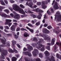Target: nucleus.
Returning a JSON list of instances; mask_svg holds the SVG:
<instances>
[{
    "instance_id": "obj_48",
    "label": "nucleus",
    "mask_w": 61,
    "mask_h": 61,
    "mask_svg": "<svg viewBox=\"0 0 61 61\" xmlns=\"http://www.w3.org/2000/svg\"><path fill=\"white\" fill-rule=\"evenodd\" d=\"M47 25H48L47 24H45L43 26L45 27H46Z\"/></svg>"
},
{
    "instance_id": "obj_6",
    "label": "nucleus",
    "mask_w": 61,
    "mask_h": 61,
    "mask_svg": "<svg viewBox=\"0 0 61 61\" xmlns=\"http://www.w3.org/2000/svg\"><path fill=\"white\" fill-rule=\"evenodd\" d=\"M39 35L40 36H42V37H44V38L45 39V40H47L48 41H50L51 39H50V37H47L45 35L43 34V35H42V34L41 33L39 34Z\"/></svg>"
},
{
    "instance_id": "obj_62",
    "label": "nucleus",
    "mask_w": 61,
    "mask_h": 61,
    "mask_svg": "<svg viewBox=\"0 0 61 61\" xmlns=\"http://www.w3.org/2000/svg\"><path fill=\"white\" fill-rule=\"evenodd\" d=\"M13 22H17V21L15 20H13Z\"/></svg>"
},
{
    "instance_id": "obj_34",
    "label": "nucleus",
    "mask_w": 61,
    "mask_h": 61,
    "mask_svg": "<svg viewBox=\"0 0 61 61\" xmlns=\"http://www.w3.org/2000/svg\"><path fill=\"white\" fill-rule=\"evenodd\" d=\"M36 25L37 26H38L40 25V23L39 22H38L36 23Z\"/></svg>"
},
{
    "instance_id": "obj_11",
    "label": "nucleus",
    "mask_w": 61,
    "mask_h": 61,
    "mask_svg": "<svg viewBox=\"0 0 61 61\" xmlns=\"http://www.w3.org/2000/svg\"><path fill=\"white\" fill-rule=\"evenodd\" d=\"M31 4H30V5H29V6L31 8L34 9V8H35L36 7H37L36 5H34L33 6V3H31Z\"/></svg>"
},
{
    "instance_id": "obj_26",
    "label": "nucleus",
    "mask_w": 61,
    "mask_h": 61,
    "mask_svg": "<svg viewBox=\"0 0 61 61\" xmlns=\"http://www.w3.org/2000/svg\"><path fill=\"white\" fill-rule=\"evenodd\" d=\"M0 2L1 3V4L3 5H5V3L2 0H0Z\"/></svg>"
},
{
    "instance_id": "obj_56",
    "label": "nucleus",
    "mask_w": 61,
    "mask_h": 61,
    "mask_svg": "<svg viewBox=\"0 0 61 61\" xmlns=\"http://www.w3.org/2000/svg\"><path fill=\"white\" fill-rule=\"evenodd\" d=\"M44 19H47V17L46 16V15H45L44 17Z\"/></svg>"
},
{
    "instance_id": "obj_47",
    "label": "nucleus",
    "mask_w": 61,
    "mask_h": 61,
    "mask_svg": "<svg viewBox=\"0 0 61 61\" xmlns=\"http://www.w3.org/2000/svg\"><path fill=\"white\" fill-rule=\"evenodd\" d=\"M16 46H17L18 47V48H20V46L18 44H16Z\"/></svg>"
},
{
    "instance_id": "obj_36",
    "label": "nucleus",
    "mask_w": 61,
    "mask_h": 61,
    "mask_svg": "<svg viewBox=\"0 0 61 61\" xmlns=\"http://www.w3.org/2000/svg\"><path fill=\"white\" fill-rule=\"evenodd\" d=\"M37 5L39 6L41 5V2H38L37 3Z\"/></svg>"
},
{
    "instance_id": "obj_32",
    "label": "nucleus",
    "mask_w": 61,
    "mask_h": 61,
    "mask_svg": "<svg viewBox=\"0 0 61 61\" xmlns=\"http://www.w3.org/2000/svg\"><path fill=\"white\" fill-rule=\"evenodd\" d=\"M6 45H6L5 46L8 47V46H10V44L8 42H7Z\"/></svg>"
},
{
    "instance_id": "obj_23",
    "label": "nucleus",
    "mask_w": 61,
    "mask_h": 61,
    "mask_svg": "<svg viewBox=\"0 0 61 61\" xmlns=\"http://www.w3.org/2000/svg\"><path fill=\"white\" fill-rule=\"evenodd\" d=\"M55 39H52V41L51 42V45H53L55 44Z\"/></svg>"
},
{
    "instance_id": "obj_12",
    "label": "nucleus",
    "mask_w": 61,
    "mask_h": 61,
    "mask_svg": "<svg viewBox=\"0 0 61 61\" xmlns=\"http://www.w3.org/2000/svg\"><path fill=\"white\" fill-rule=\"evenodd\" d=\"M33 11H36L37 12H38L39 13L40 12L41 13H43L44 12L43 11L40 9H39L38 8H37L36 10H33Z\"/></svg>"
},
{
    "instance_id": "obj_63",
    "label": "nucleus",
    "mask_w": 61,
    "mask_h": 61,
    "mask_svg": "<svg viewBox=\"0 0 61 61\" xmlns=\"http://www.w3.org/2000/svg\"><path fill=\"white\" fill-rule=\"evenodd\" d=\"M32 23L33 24H35V22L33 20L32 21Z\"/></svg>"
},
{
    "instance_id": "obj_20",
    "label": "nucleus",
    "mask_w": 61,
    "mask_h": 61,
    "mask_svg": "<svg viewBox=\"0 0 61 61\" xmlns=\"http://www.w3.org/2000/svg\"><path fill=\"white\" fill-rule=\"evenodd\" d=\"M26 28L27 29H28L29 31H30L31 33H33V32H34V30L30 29V28H29L28 27L26 26Z\"/></svg>"
},
{
    "instance_id": "obj_16",
    "label": "nucleus",
    "mask_w": 61,
    "mask_h": 61,
    "mask_svg": "<svg viewBox=\"0 0 61 61\" xmlns=\"http://www.w3.org/2000/svg\"><path fill=\"white\" fill-rule=\"evenodd\" d=\"M42 32L43 33H46V34H48L49 33V30L45 28L43 29Z\"/></svg>"
},
{
    "instance_id": "obj_18",
    "label": "nucleus",
    "mask_w": 61,
    "mask_h": 61,
    "mask_svg": "<svg viewBox=\"0 0 61 61\" xmlns=\"http://www.w3.org/2000/svg\"><path fill=\"white\" fill-rule=\"evenodd\" d=\"M42 14L41 13H39V15H38L37 16V17L38 18V19H41V16H42Z\"/></svg>"
},
{
    "instance_id": "obj_57",
    "label": "nucleus",
    "mask_w": 61,
    "mask_h": 61,
    "mask_svg": "<svg viewBox=\"0 0 61 61\" xmlns=\"http://www.w3.org/2000/svg\"><path fill=\"white\" fill-rule=\"evenodd\" d=\"M10 16H11L12 17H13V16H14V15H13V13H11L10 14Z\"/></svg>"
},
{
    "instance_id": "obj_51",
    "label": "nucleus",
    "mask_w": 61,
    "mask_h": 61,
    "mask_svg": "<svg viewBox=\"0 0 61 61\" xmlns=\"http://www.w3.org/2000/svg\"><path fill=\"white\" fill-rule=\"evenodd\" d=\"M5 28H6V29H9V27H8V26H5Z\"/></svg>"
},
{
    "instance_id": "obj_10",
    "label": "nucleus",
    "mask_w": 61,
    "mask_h": 61,
    "mask_svg": "<svg viewBox=\"0 0 61 61\" xmlns=\"http://www.w3.org/2000/svg\"><path fill=\"white\" fill-rule=\"evenodd\" d=\"M48 61H56L55 57L53 56H51L50 58H48L47 59Z\"/></svg>"
},
{
    "instance_id": "obj_8",
    "label": "nucleus",
    "mask_w": 61,
    "mask_h": 61,
    "mask_svg": "<svg viewBox=\"0 0 61 61\" xmlns=\"http://www.w3.org/2000/svg\"><path fill=\"white\" fill-rule=\"evenodd\" d=\"M42 8L43 9H45L47 7V6L45 5V4H47L48 3L45 1H43L42 2Z\"/></svg>"
},
{
    "instance_id": "obj_31",
    "label": "nucleus",
    "mask_w": 61,
    "mask_h": 61,
    "mask_svg": "<svg viewBox=\"0 0 61 61\" xmlns=\"http://www.w3.org/2000/svg\"><path fill=\"white\" fill-rule=\"evenodd\" d=\"M4 12H6L7 14H8L9 13V11L7 9H6L5 10H4Z\"/></svg>"
},
{
    "instance_id": "obj_15",
    "label": "nucleus",
    "mask_w": 61,
    "mask_h": 61,
    "mask_svg": "<svg viewBox=\"0 0 61 61\" xmlns=\"http://www.w3.org/2000/svg\"><path fill=\"white\" fill-rule=\"evenodd\" d=\"M23 54L26 56H31L32 55L31 53L27 52H23Z\"/></svg>"
},
{
    "instance_id": "obj_1",
    "label": "nucleus",
    "mask_w": 61,
    "mask_h": 61,
    "mask_svg": "<svg viewBox=\"0 0 61 61\" xmlns=\"http://www.w3.org/2000/svg\"><path fill=\"white\" fill-rule=\"evenodd\" d=\"M13 9L16 11H19L20 13L22 14H25V13L22 9H21L19 8L16 4H14L12 5Z\"/></svg>"
},
{
    "instance_id": "obj_53",
    "label": "nucleus",
    "mask_w": 61,
    "mask_h": 61,
    "mask_svg": "<svg viewBox=\"0 0 61 61\" xmlns=\"http://www.w3.org/2000/svg\"><path fill=\"white\" fill-rule=\"evenodd\" d=\"M28 25H29V26H31V27H32V25L30 23H29L28 24Z\"/></svg>"
},
{
    "instance_id": "obj_2",
    "label": "nucleus",
    "mask_w": 61,
    "mask_h": 61,
    "mask_svg": "<svg viewBox=\"0 0 61 61\" xmlns=\"http://www.w3.org/2000/svg\"><path fill=\"white\" fill-rule=\"evenodd\" d=\"M12 44L11 45V46L13 48L14 51L12 50L10 48L8 49V51L10 53H14V52L16 53H17V51L15 48V45L16 44V42L15 41H12Z\"/></svg>"
},
{
    "instance_id": "obj_22",
    "label": "nucleus",
    "mask_w": 61,
    "mask_h": 61,
    "mask_svg": "<svg viewBox=\"0 0 61 61\" xmlns=\"http://www.w3.org/2000/svg\"><path fill=\"white\" fill-rule=\"evenodd\" d=\"M44 54H45V56H47L49 55V53H48L47 51H46L45 52Z\"/></svg>"
},
{
    "instance_id": "obj_43",
    "label": "nucleus",
    "mask_w": 61,
    "mask_h": 61,
    "mask_svg": "<svg viewBox=\"0 0 61 61\" xmlns=\"http://www.w3.org/2000/svg\"><path fill=\"white\" fill-rule=\"evenodd\" d=\"M31 40H32V41H33V40H34V41H35V40H36V37H35L34 39L31 38Z\"/></svg>"
},
{
    "instance_id": "obj_30",
    "label": "nucleus",
    "mask_w": 61,
    "mask_h": 61,
    "mask_svg": "<svg viewBox=\"0 0 61 61\" xmlns=\"http://www.w3.org/2000/svg\"><path fill=\"white\" fill-rule=\"evenodd\" d=\"M39 57L41 58V57H43V55L41 53H40L39 54Z\"/></svg>"
},
{
    "instance_id": "obj_55",
    "label": "nucleus",
    "mask_w": 61,
    "mask_h": 61,
    "mask_svg": "<svg viewBox=\"0 0 61 61\" xmlns=\"http://www.w3.org/2000/svg\"><path fill=\"white\" fill-rule=\"evenodd\" d=\"M27 50V49L26 48H24L23 49V51H25Z\"/></svg>"
},
{
    "instance_id": "obj_33",
    "label": "nucleus",
    "mask_w": 61,
    "mask_h": 61,
    "mask_svg": "<svg viewBox=\"0 0 61 61\" xmlns=\"http://www.w3.org/2000/svg\"><path fill=\"white\" fill-rule=\"evenodd\" d=\"M5 8V7H0V11H2V9Z\"/></svg>"
},
{
    "instance_id": "obj_52",
    "label": "nucleus",
    "mask_w": 61,
    "mask_h": 61,
    "mask_svg": "<svg viewBox=\"0 0 61 61\" xmlns=\"http://www.w3.org/2000/svg\"><path fill=\"white\" fill-rule=\"evenodd\" d=\"M47 13L48 15H50V12L49 10H48L47 11Z\"/></svg>"
},
{
    "instance_id": "obj_64",
    "label": "nucleus",
    "mask_w": 61,
    "mask_h": 61,
    "mask_svg": "<svg viewBox=\"0 0 61 61\" xmlns=\"http://www.w3.org/2000/svg\"><path fill=\"white\" fill-rule=\"evenodd\" d=\"M6 59L8 60V61H10V59H9V58H8V57H7L6 58Z\"/></svg>"
},
{
    "instance_id": "obj_46",
    "label": "nucleus",
    "mask_w": 61,
    "mask_h": 61,
    "mask_svg": "<svg viewBox=\"0 0 61 61\" xmlns=\"http://www.w3.org/2000/svg\"><path fill=\"white\" fill-rule=\"evenodd\" d=\"M36 61H41V60L39 58H37L35 60Z\"/></svg>"
},
{
    "instance_id": "obj_58",
    "label": "nucleus",
    "mask_w": 61,
    "mask_h": 61,
    "mask_svg": "<svg viewBox=\"0 0 61 61\" xmlns=\"http://www.w3.org/2000/svg\"><path fill=\"white\" fill-rule=\"evenodd\" d=\"M25 12H26V13H27V12H28V13H31V11H30V10H29V11H25Z\"/></svg>"
},
{
    "instance_id": "obj_17",
    "label": "nucleus",
    "mask_w": 61,
    "mask_h": 61,
    "mask_svg": "<svg viewBox=\"0 0 61 61\" xmlns=\"http://www.w3.org/2000/svg\"><path fill=\"white\" fill-rule=\"evenodd\" d=\"M26 46H27V48L29 49V51H30L31 50H32L33 49L32 47L30 46L29 45L27 44L26 45Z\"/></svg>"
},
{
    "instance_id": "obj_42",
    "label": "nucleus",
    "mask_w": 61,
    "mask_h": 61,
    "mask_svg": "<svg viewBox=\"0 0 61 61\" xmlns=\"http://www.w3.org/2000/svg\"><path fill=\"white\" fill-rule=\"evenodd\" d=\"M21 30H22V31H27V30L26 29H25L24 28H21L20 29Z\"/></svg>"
},
{
    "instance_id": "obj_29",
    "label": "nucleus",
    "mask_w": 61,
    "mask_h": 61,
    "mask_svg": "<svg viewBox=\"0 0 61 61\" xmlns=\"http://www.w3.org/2000/svg\"><path fill=\"white\" fill-rule=\"evenodd\" d=\"M31 15L33 17V18H36L37 17L36 15L34 14H32Z\"/></svg>"
},
{
    "instance_id": "obj_5",
    "label": "nucleus",
    "mask_w": 61,
    "mask_h": 61,
    "mask_svg": "<svg viewBox=\"0 0 61 61\" xmlns=\"http://www.w3.org/2000/svg\"><path fill=\"white\" fill-rule=\"evenodd\" d=\"M54 4L53 6V8L55 10H57L59 8V7L58 6V4L56 2H55V1L54 0H53V3L52 4V5H53L54 4Z\"/></svg>"
},
{
    "instance_id": "obj_35",
    "label": "nucleus",
    "mask_w": 61,
    "mask_h": 61,
    "mask_svg": "<svg viewBox=\"0 0 61 61\" xmlns=\"http://www.w3.org/2000/svg\"><path fill=\"white\" fill-rule=\"evenodd\" d=\"M5 36L6 35V36H12V34H8L7 35L5 34Z\"/></svg>"
},
{
    "instance_id": "obj_50",
    "label": "nucleus",
    "mask_w": 61,
    "mask_h": 61,
    "mask_svg": "<svg viewBox=\"0 0 61 61\" xmlns=\"http://www.w3.org/2000/svg\"><path fill=\"white\" fill-rule=\"evenodd\" d=\"M4 1L5 2V4H8V2L7 1V0H4Z\"/></svg>"
},
{
    "instance_id": "obj_25",
    "label": "nucleus",
    "mask_w": 61,
    "mask_h": 61,
    "mask_svg": "<svg viewBox=\"0 0 61 61\" xmlns=\"http://www.w3.org/2000/svg\"><path fill=\"white\" fill-rule=\"evenodd\" d=\"M13 35L14 36V37L16 39H17L18 38V36L15 34V32H13Z\"/></svg>"
},
{
    "instance_id": "obj_7",
    "label": "nucleus",
    "mask_w": 61,
    "mask_h": 61,
    "mask_svg": "<svg viewBox=\"0 0 61 61\" xmlns=\"http://www.w3.org/2000/svg\"><path fill=\"white\" fill-rule=\"evenodd\" d=\"M12 21V20H11L6 19V22L5 23V25H8L9 26H10V25H12V24L11 23H9V22H11Z\"/></svg>"
},
{
    "instance_id": "obj_49",
    "label": "nucleus",
    "mask_w": 61,
    "mask_h": 61,
    "mask_svg": "<svg viewBox=\"0 0 61 61\" xmlns=\"http://www.w3.org/2000/svg\"><path fill=\"white\" fill-rule=\"evenodd\" d=\"M59 32H60V30H58V31H57L56 32V34H58V33H59Z\"/></svg>"
},
{
    "instance_id": "obj_21",
    "label": "nucleus",
    "mask_w": 61,
    "mask_h": 61,
    "mask_svg": "<svg viewBox=\"0 0 61 61\" xmlns=\"http://www.w3.org/2000/svg\"><path fill=\"white\" fill-rule=\"evenodd\" d=\"M5 52L4 54V52H2L1 53L2 56L1 57V58H2L3 59H5V57H4V55H5Z\"/></svg>"
},
{
    "instance_id": "obj_24",
    "label": "nucleus",
    "mask_w": 61,
    "mask_h": 61,
    "mask_svg": "<svg viewBox=\"0 0 61 61\" xmlns=\"http://www.w3.org/2000/svg\"><path fill=\"white\" fill-rule=\"evenodd\" d=\"M24 37H27L28 36V34L26 32H25L24 34Z\"/></svg>"
},
{
    "instance_id": "obj_9",
    "label": "nucleus",
    "mask_w": 61,
    "mask_h": 61,
    "mask_svg": "<svg viewBox=\"0 0 61 61\" xmlns=\"http://www.w3.org/2000/svg\"><path fill=\"white\" fill-rule=\"evenodd\" d=\"M13 13L15 15L14 17V18L16 19H19L20 18V16H19V14H17L15 12V11L13 12Z\"/></svg>"
},
{
    "instance_id": "obj_40",
    "label": "nucleus",
    "mask_w": 61,
    "mask_h": 61,
    "mask_svg": "<svg viewBox=\"0 0 61 61\" xmlns=\"http://www.w3.org/2000/svg\"><path fill=\"white\" fill-rule=\"evenodd\" d=\"M31 3H32L31 2H29V3L28 4V2H27L26 3V5H28L29 6V5L30 4H31Z\"/></svg>"
},
{
    "instance_id": "obj_27",
    "label": "nucleus",
    "mask_w": 61,
    "mask_h": 61,
    "mask_svg": "<svg viewBox=\"0 0 61 61\" xmlns=\"http://www.w3.org/2000/svg\"><path fill=\"white\" fill-rule=\"evenodd\" d=\"M1 41L3 44H5V42H6V40L5 39V40H4L3 39L1 40Z\"/></svg>"
},
{
    "instance_id": "obj_60",
    "label": "nucleus",
    "mask_w": 61,
    "mask_h": 61,
    "mask_svg": "<svg viewBox=\"0 0 61 61\" xmlns=\"http://www.w3.org/2000/svg\"><path fill=\"white\" fill-rule=\"evenodd\" d=\"M13 25H15L16 26V25H17V23H13Z\"/></svg>"
},
{
    "instance_id": "obj_39",
    "label": "nucleus",
    "mask_w": 61,
    "mask_h": 61,
    "mask_svg": "<svg viewBox=\"0 0 61 61\" xmlns=\"http://www.w3.org/2000/svg\"><path fill=\"white\" fill-rule=\"evenodd\" d=\"M50 9H51V13H54V10L52 8H50Z\"/></svg>"
},
{
    "instance_id": "obj_28",
    "label": "nucleus",
    "mask_w": 61,
    "mask_h": 61,
    "mask_svg": "<svg viewBox=\"0 0 61 61\" xmlns=\"http://www.w3.org/2000/svg\"><path fill=\"white\" fill-rule=\"evenodd\" d=\"M16 60V58L15 57H13L12 58V61H15Z\"/></svg>"
},
{
    "instance_id": "obj_44",
    "label": "nucleus",
    "mask_w": 61,
    "mask_h": 61,
    "mask_svg": "<svg viewBox=\"0 0 61 61\" xmlns=\"http://www.w3.org/2000/svg\"><path fill=\"white\" fill-rule=\"evenodd\" d=\"M20 6L22 8H24L25 7L23 6V5L22 4H20Z\"/></svg>"
},
{
    "instance_id": "obj_38",
    "label": "nucleus",
    "mask_w": 61,
    "mask_h": 61,
    "mask_svg": "<svg viewBox=\"0 0 61 61\" xmlns=\"http://www.w3.org/2000/svg\"><path fill=\"white\" fill-rule=\"evenodd\" d=\"M46 48L48 50H50V47L49 46H46Z\"/></svg>"
},
{
    "instance_id": "obj_14",
    "label": "nucleus",
    "mask_w": 61,
    "mask_h": 61,
    "mask_svg": "<svg viewBox=\"0 0 61 61\" xmlns=\"http://www.w3.org/2000/svg\"><path fill=\"white\" fill-rule=\"evenodd\" d=\"M0 14V15L1 16H2V17H10V16L9 15H6L5 14H4L3 13H2L1 14Z\"/></svg>"
},
{
    "instance_id": "obj_13",
    "label": "nucleus",
    "mask_w": 61,
    "mask_h": 61,
    "mask_svg": "<svg viewBox=\"0 0 61 61\" xmlns=\"http://www.w3.org/2000/svg\"><path fill=\"white\" fill-rule=\"evenodd\" d=\"M37 53H38V50L36 49H35L32 52V54L34 56H36L37 54Z\"/></svg>"
},
{
    "instance_id": "obj_3",
    "label": "nucleus",
    "mask_w": 61,
    "mask_h": 61,
    "mask_svg": "<svg viewBox=\"0 0 61 61\" xmlns=\"http://www.w3.org/2000/svg\"><path fill=\"white\" fill-rule=\"evenodd\" d=\"M60 12L58 11L56 12V15H55V20L56 22L61 21V15Z\"/></svg>"
},
{
    "instance_id": "obj_54",
    "label": "nucleus",
    "mask_w": 61,
    "mask_h": 61,
    "mask_svg": "<svg viewBox=\"0 0 61 61\" xmlns=\"http://www.w3.org/2000/svg\"><path fill=\"white\" fill-rule=\"evenodd\" d=\"M56 45H60V46H61V43H59V42H57L56 43Z\"/></svg>"
},
{
    "instance_id": "obj_59",
    "label": "nucleus",
    "mask_w": 61,
    "mask_h": 61,
    "mask_svg": "<svg viewBox=\"0 0 61 61\" xmlns=\"http://www.w3.org/2000/svg\"><path fill=\"white\" fill-rule=\"evenodd\" d=\"M9 9H10V10L11 11H13V9H12V8H11L9 7Z\"/></svg>"
},
{
    "instance_id": "obj_41",
    "label": "nucleus",
    "mask_w": 61,
    "mask_h": 61,
    "mask_svg": "<svg viewBox=\"0 0 61 61\" xmlns=\"http://www.w3.org/2000/svg\"><path fill=\"white\" fill-rule=\"evenodd\" d=\"M10 2L11 3H15V1L13 0H10Z\"/></svg>"
},
{
    "instance_id": "obj_19",
    "label": "nucleus",
    "mask_w": 61,
    "mask_h": 61,
    "mask_svg": "<svg viewBox=\"0 0 61 61\" xmlns=\"http://www.w3.org/2000/svg\"><path fill=\"white\" fill-rule=\"evenodd\" d=\"M15 26L14 25H13L10 28V30L12 31H15Z\"/></svg>"
},
{
    "instance_id": "obj_61",
    "label": "nucleus",
    "mask_w": 61,
    "mask_h": 61,
    "mask_svg": "<svg viewBox=\"0 0 61 61\" xmlns=\"http://www.w3.org/2000/svg\"><path fill=\"white\" fill-rule=\"evenodd\" d=\"M42 22L43 23H45V20L44 19L43 20H42Z\"/></svg>"
},
{
    "instance_id": "obj_4",
    "label": "nucleus",
    "mask_w": 61,
    "mask_h": 61,
    "mask_svg": "<svg viewBox=\"0 0 61 61\" xmlns=\"http://www.w3.org/2000/svg\"><path fill=\"white\" fill-rule=\"evenodd\" d=\"M39 43H41V42L40 41L38 42L37 44H36L35 46L36 47V48H37L38 49L40 50L41 51H43L45 50L44 47H42V48L40 49V48L43 46V45L41 44H39Z\"/></svg>"
},
{
    "instance_id": "obj_45",
    "label": "nucleus",
    "mask_w": 61,
    "mask_h": 61,
    "mask_svg": "<svg viewBox=\"0 0 61 61\" xmlns=\"http://www.w3.org/2000/svg\"><path fill=\"white\" fill-rule=\"evenodd\" d=\"M19 31H20V28L18 27L17 28L16 31L17 32Z\"/></svg>"
},
{
    "instance_id": "obj_37",
    "label": "nucleus",
    "mask_w": 61,
    "mask_h": 61,
    "mask_svg": "<svg viewBox=\"0 0 61 61\" xmlns=\"http://www.w3.org/2000/svg\"><path fill=\"white\" fill-rule=\"evenodd\" d=\"M52 28V27L51 26H49L47 27V28L48 29H51Z\"/></svg>"
}]
</instances>
